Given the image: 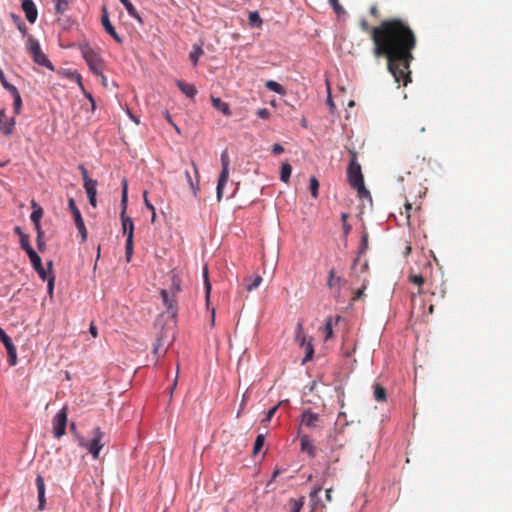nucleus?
<instances>
[{"label":"nucleus","mask_w":512,"mask_h":512,"mask_svg":"<svg viewBox=\"0 0 512 512\" xmlns=\"http://www.w3.org/2000/svg\"><path fill=\"white\" fill-rule=\"evenodd\" d=\"M409 281L411 283L417 285L418 287H421L425 283L424 277L422 275H420V274H411V275H409ZM418 293L419 294L422 293L421 288H419Z\"/></svg>","instance_id":"2f4dec72"},{"label":"nucleus","mask_w":512,"mask_h":512,"mask_svg":"<svg viewBox=\"0 0 512 512\" xmlns=\"http://www.w3.org/2000/svg\"><path fill=\"white\" fill-rule=\"evenodd\" d=\"M322 424L323 419L319 414L312 412L310 409L303 411L300 419L301 426H304L308 429H317L321 428Z\"/></svg>","instance_id":"9b49d317"},{"label":"nucleus","mask_w":512,"mask_h":512,"mask_svg":"<svg viewBox=\"0 0 512 512\" xmlns=\"http://www.w3.org/2000/svg\"><path fill=\"white\" fill-rule=\"evenodd\" d=\"M161 296H162V299H163V302H164L165 306L168 309H172L173 308L174 299L169 297L168 291L163 289L161 291Z\"/></svg>","instance_id":"58836bf2"},{"label":"nucleus","mask_w":512,"mask_h":512,"mask_svg":"<svg viewBox=\"0 0 512 512\" xmlns=\"http://www.w3.org/2000/svg\"><path fill=\"white\" fill-rule=\"evenodd\" d=\"M347 178L350 186L357 191L359 198H371L369 190L365 187L361 166L357 162L354 152L347 168Z\"/></svg>","instance_id":"f03ea898"},{"label":"nucleus","mask_w":512,"mask_h":512,"mask_svg":"<svg viewBox=\"0 0 512 512\" xmlns=\"http://www.w3.org/2000/svg\"><path fill=\"white\" fill-rule=\"evenodd\" d=\"M279 405H280V403H279L278 405L273 406V407H272V408L267 412L266 417L262 420V422L266 423V422L271 421L272 417L275 415L276 411L278 410Z\"/></svg>","instance_id":"a18cd8bd"},{"label":"nucleus","mask_w":512,"mask_h":512,"mask_svg":"<svg viewBox=\"0 0 512 512\" xmlns=\"http://www.w3.org/2000/svg\"><path fill=\"white\" fill-rule=\"evenodd\" d=\"M37 232V247L39 251H43L45 249V242L43 240L44 232L41 228L35 229Z\"/></svg>","instance_id":"ea45409f"},{"label":"nucleus","mask_w":512,"mask_h":512,"mask_svg":"<svg viewBox=\"0 0 512 512\" xmlns=\"http://www.w3.org/2000/svg\"><path fill=\"white\" fill-rule=\"evenodd\" d=\"M20 245L23 250L30 256L32 253H35V250L31 247L29 243V237L26 234H21L20 237Z\"/></svg>","instance_id":"cd10ccee"},{"label":"nucleus","mask_w":512,"mask_h":512,"mask_svg":"<svg viewBox=\"0 0 512 512\" xmlns=\"http://www.w3.org/2000/svg\"><path fill=\"white\" fill-rule=\"evenodd\" d=\"M300 439H301V450L303 452H306L310 457L314 458L316 454H315V448L312 443V440L309 438L308 435H302L300 437Z\"/></svg>","instance_id":"aec40b11"},{"label":"nucleus","mask_w":512,"mask_h":512,"mask_svg":"<svg viewBox=\"0 0 512 512\" xmlns=\"http://www.w3.org/2000/svg\"><path fill=\"white\" fill-rule=\"evenodd\" d=\"M55 1V9L57 13L64 14L70 6L72 0H54Z\"/></svg>","instance_id":"7c9ffc66"},{"label":"nucleus","mask_w":512,"mask_h":512,"mask_svg":"<svg viewBox=\"0 0 512 512\" xmlns=\"http://www.w3.org/2000/svg\"><path fill=\"white\" fill-rule=\"evenodd\" d=\"M366 286L363 285L362 288L358 289L353 297V300H360L364 296V290Z\"/></svg>","instance_id":"5fc2aeb1"},{"label":"nucleus","mask_w":512,"mask_h":512,"mask_svg":"<svg viewBox=\"0 0 512 512\" xmlns=\"http://www.w3.org/2000/svg\"><path fill=\"white\" fill-rule=\"evenodd\" d=\"M257 115H258L261 119H267V118H269L270 113H269V111H268L266 108H262V109H259V110L257 111Z\"/></svg>","instance_id":"3c124183"},{"label":"nucleus","mask_w":512,"mask_h":512,"mask_svg":"<svg viewBox=\"0 0 512 512\" xmlns=\"http://www.w3.org/2000/svg\"><path fill=\"white\" fill-rule=\"evenodd\" d=\"M82 57L85 59L90 71L93 74H101L104 67V61L100 54L93 49L89 44L80 46Z\"/></svg>","instance_id":"7ed1b4c3"},{"label":"nucleus","mask_w":512,"mask_h":512,"mask_svg":"<svg viewBox=\"0 0 512 512\" xmlns=\"http://www.w3.org/2000/svg\"><path fill=\"white\" fill-rule=\"evenodd\" d=\"M15 126L14 118L7 117L5 110L0 109V130L3 134L9 136L13 133Z\"/></svg>","instance_id":"ddd939ff"},{"label":"nucleus","mask_w":512,"mask_h":512,"mask_svg":"<svg viewBox=\"0 0 512 512\" xmlns=\"http://www.w3.org/2000/svg\"><path fill=\"white\" fill-rule=\"evenodd\" d=\"M0 341L4 344V346L11 343V338L6 334V332L0 327Z\"/></svg>","instance_id":"de8ad7c7"},{"label":"nucleus","mask_w":512,"mask_h":512,"mask_svg":"<svg viewBox=\"0 0 512 512\" xmlns=\"http://www.w3.org/2000/svg\"><path fill=\"white\" fill-rule=\"evenodd\" d=\"M28 257L30 259V262H31L34 270L38 273L39 277L43 281H46V279L48 277V272L44 269L40 256L35 252V253H32Z\"/></svg>","instance_id":"2eb2a0df"},{"label":"nucleus","mask_w":512,"mask_h":512,"mask_svg":"<svg viewBox=\"0 0 512 512\" xmlns=\"http://www.w3.org/2000/svg\"><path fill=\"white\" fill-rule=\"evenodd\" d=\"M163 345H164L163 338H162V336H160L157 338L156 343L153 348V352L155 355L160 354V350L162 349Z\"/></svg>","instance_id":"49530a36"},{"label":"nucleus","mask_w":512,"mask_h":512,"mask_svg":"<svg viewBox=\"0 0 512 512\" xmlns=\"http://www.w3.org/2000/svg\"><path fill=\"white\" fill-rule=\"evenodd\" d=\"M8 361L10 366H15L17 364V352L14 354H9Z\"/></svg>","instance_id":"6e6d98bb"},{"label":"nucleus","mask_w":512,"mask_h":512,"mask_svg":"<svg viewBox=\"0 0 512 512\" xmlns=\"http://www.w3.org/2000/svg\"><path fill=\"white\" fill-rule=\"evenodd\" d=\"M0 82H1V84H2V86H3V88H4L6 85H8V84H9V82L6 80V77H5L4 73H3V71H1V72H0Z\"/></svg>","instance_id":"0e129e2a"},{"label":"nucleus","mask_w":512,"mask_h":512,"mask_svg":"<svg viewBox=\"0 0 512 512\" xmlns=\"http://www.w3.org/2000/svg\"><path fill=\"white\" fill-rule=\"evenodd\" d=\"M176 84H177L178 88L182 91V93H184L187 97H189V98L195 97L197 90L194 87V85L185 83L181 80H178Z\"/></svg>","instance_id":"4be33fe9"},{"label":"nucleus","mask_w":512,"mask_h":512,"mask_svg":"<svg viewBox=\"0 0 512 512\" xmlns=\"http://www.w3.org/2000/svg\"><path fill=\"white\" fill-rule=\"evenodd\" d=\"M126 259L129 262L133 254V238L127 237L125 246Z\"/></svg>","instance_id":"e433bc0d"},{"label":"nucleus","mask_w":512,"mask_h":512,"mask_svg":"<svg viewBox=\"0 0 512 512\" xmlns=\"http://www.w3.org/2000/svg\"><path fill=\"white\" fill-rule=\"evenodd\" d=\"M211 102H212V106L221 111L225 116H230L231 115V110H230V107H229V104L222 101L220 98L218 97H214V96H211Z\"/></svg>","instance_id":"412c9836"},{"label":"nucleus","mask_w":512,"mask_h":512,"mask_svg":"<svg viewBox=\"0 0 512 512\" xmlns=\"http://www.w3.org/2000/svg\"><path fill=\"white\" fill-rule=\"evenodd\" d=\"M5 348L8 355L16 353V348L12 342L8 343V345H6Z\"/></svg>","instance_id":"13d9d810"},{"label":"nucleus","mask_w":512,"mask_h":512,"mask_svg":"<svg viewBox=\"0 0 512 512\" xmlns=\"http://www.w3.org/2000/svg\"><path fill=\"white\" fill-rule=\"evenodd\" d=\"M173 291L178 292L180 290V284L176 282V280H173Z\"/></svg>","instance_id":"774afa93"},{"label":"nucleus","mask_w":512,"mask_h":512,"mask_svg":"<svg viewBox=\"0 0 512 512\" xmlns=\"http://www.w3.org/2000/svg\"><path fill=\"white\" fill-rule=\"evenodd\" d=\"M264 442H265V436L263 434H259L256 437V440H255V443H254V447H253V453L254 454H257V453L260 452V450L262 449V447L264 445Z\"/></svg>","instance_id":"72a5a7b5"},{"label":"nucleus","mask_w":512,"mask_h":512,"mask_svg":"<svg viewBox=\"0 0 512 512\" xmlns=\"http://www.w3.org/2000/svg\"><path fill=\"white\" fill-rule=\"evenodd\" d=\"M295 341L305 349V357L303 358L302 363L304 364L310 361L313 358L314 348L311 340L307 341L306 335L303 331V324L301 322L297 324Z\"/></svg>","instance_id":"6e6552de"},{"label":"nucleus","mask_w":512,"mask_h":512,"mask_svg":"<svg viewBox=\"0 0 512 512\" xmlns=\"http://www.w3.org/2000/svg\"><path fill=\"white\" fill-rule=\"evenodd\" d=\"M411 210H412V205L409 202H406L405 203V214H406L407 220H409V218H410V211Z\"/></svg>","instance_id":"052dcab7"},{"label":"nucleus","mask_w":512,"mask_h":512,"mask_svg":"<svg viewBox=\"0 0 512 512\" xmlns=\"http://www.w3.org/2000/svg\"><path fill=\"white\" fill-rule=\"evenodd\" d=\"M68 409L63 407L53 418V436L57 439L61 438L66 432Z\"/></svg>","instance_id":"1a4fd4ad"},{"label":"nucleus","mask_w":512,"mask_h":512,"mask_svg":"<svg viewBox=\"0 0 512 512\" xmlns=\"http://www.w3.org/2000/svg\"><path fill=\"white\" fill-rule=\"evenodd\" d=\"M88 198H89V203H90L93 207H96V205H97L96 196H88Z\"/></svg>","instance_id":"69168bd1"},{"label":"nucleus","mask_w":512,"mask_h":512,"mask_svg":"<svg viewBox=\"0 0 512 512\" xmlns=\"http://www.w3.org/2000/svg\"><path fill=\"white\" fill-rule=\"evenodd\" d=\"M367 244H368V236H367V234H364L362 236V239H361V250H360V253H363L366 250Z\"/></svg>","instance_id":"603ef678"},{"label":"nucleus","mask_w":512,"mask_h":512,"mask_svg":"<svg viewBox=\"0 0 512 512\" xmlns=\"http://www.w3.org/2000/svg\"><path fill=\"white\" fill-rule=\"evenodd\" d=\"M303 505H304V499L303 498L293 499L291 501L290 512H300L302 507H303Z\"/></svg>","instance_id":"c9c22d12"},{"label":"nucleus","mask_w":512,"mask_h":512,"mask_svg":"<svg viewBox=\"0 0 512 512\" xmlns=\"http://www.w3.org/2000/svg\"><path fill=\"white\" fill-rule=\"evenodd\" d=\"M310 192H311V195L314 197V198H317L318 196V190H319V182L318 180L316 179V177L312 176L310 178Z\"/></svg>","instance_id":"f704fd0d"},{"label":"nucleus","mask_w":512,"mask_h":512,"mask_svg":"<svg viewBox=\"0 0 512 512\" xmlns=\"http://www.w3.org/2000/svg\"><path fill=\"white\" fill-rule=\"evenodd\" d=\"M4 89H6L13 97H15L17 94H20L18 89L10 83L6 85Z\"/></svg>","instance_id":"8fccbe9b"},{"label":"nucleus","mask_w":512,"mask_h":512,"mask_svg":"<svg viewBox=\"0 0 512 512\" xmlns=\"http://www.w3.org/2000/svg\"><path fill=\"white\" fill-rule=\"evenodd\" d=\"M265 87L272 91V92H275L279 95H284L285 94V89L284 87L279 84L278 82L274 81V80H268L266 83H265Z\"/></svg>","instance_id":"b1692460"},{"label":"nucleus","mask_w":512,"mask_h":512,"mask_svg":"<svg viewBox=\"0 0 512 512\" xmlns=\"http://www.w3.org/2000/svg\"><path fill=\"white\" fill-rule=\"evenodd\" d=\"M46 280H47V292L50 295V297H52L53 290H54L55 277L53 275L48 276Z\"/></svg>","instance_id":"c03bdc74"},{"label":"nucleus","mask_w":512,"mask_h":512,"mask_svg":"<svg viewBox=\"0 0 512 512\" xmlns=\"http://www.w3.org/2000/svg\"><path fill=\"white\" fill-rule=\"evenodd\" d=\"M360 27L363 31L370 32L373 55L387 59L388 71L395 82L404 86L411 82L410 64L414 60L413 50L416 48L417 38L408 22L401 18H390L371 28L367 20L362 19Z\"/></svg>","instance_id":"f257e3e1"},{"label":"nucleus","mask_w":512,"mask_h":512,"mask_svg":"<svg viewBox=\"0 0 512 512\" xmlns=\"http://www.w3.org/2000/svg\"><path fill=\"white\" fill-rule=\"evenodd\" d=\"M229 165H230V158L227 150L222 151L221 153V166L222 170L218 179L217 183V200L221 201L223 197V189L225 184L227 183L229 179Z\"/></svg>","instance_id":"423d86ee"},{"label":"nucleus","mask_w":512,"mask_h":512,"mask_svg":"<svg viewBox=\"0 0 512 512\" xmlns=\"http://www.w3.org/2000/svg\"><path fill=\"white\" fill-rule=\"evenodd\" d=\"M204 51L201 46L194 45L192 51L189 54V59L192 61L193 65L196 66L198 64L199 58L203 55Z\"/></svg>","instance_id":"a878e982"},{"label":"nucleus","mask_w":512,"mask_h":512,"mask_svg":"<svg viewBox=\"0 0 512 512\" xmlns=\"http://www.w3.org/2000/svg\"><path fill=\"white\" fill-rule=\"evenodd\" d=\"M123 6L125 7V9L127 10V13L133 17V18H136L138 20H140V16L139 14L137 13V10L136 8L134 7V5L129 1V0H119Z\"/></svg>","instance_id":"c756f323"},{"label":"nucleus","mask_w":512,"mask_h":512,"mask_svg":"<svg viewBox=\"0 0 512 512\" xmlns=\"http://www.w3.org/2000/svg\"><path fill=\"white\" fill-rule=\"evenodd\" d=\"M71 77H72L73 79H75V80H76V82L78 83L79 87L84 91L85 96L89 99V101H90V103H91V108H92V110H94V109H95V107H96V105H95V101H94V98L92 97V95H91L90 93H88V92H86V91L84 90V86H83V83H82V77H81V75H80V74H78V73H74V74H72V75H71Z\"/></svg>","instance_id":"393cba45"},{"label":"nucleus","mask_w":512,"mask_h":512,"mask_svg":"<svg viewBox=\"0 0 512 512\" xmlns=\"http://www.w3.org/2000/svg\"><path fill=\"white\" fill-rule=\"evenodd\" d=\"M291 173H292L291 165L289 163H283L281 166V171H280L281 181L287 183L290 179Z\"/></svg>","instance_id":"bb28decb"},{"label":"nucleus","mask_w":512,"mask_h":512,"mask_svg":"<svg viewBox=\"0 0 512 512\" xmlns=\"http://www.w3.org/2000/svg\"><path fill=\"white\" fill-rule=\"evenodd\" d=\"M101 23L105 29V31L119 44L123 42V38L116 32L114 26L110 22L107 8L105 6L102 7V16Z\"/></svg>","instance_id":"f8f14e48"},{"label":"nucleus","mask_w":512,"mask_h":512,"mask_svg":"<svg viewBox=\"0 0 512 512\" xmlns=\"http://www.w3.org/2000/svg\"><path fill=\"white\" fill-rule=\"evenodd\" d=\"M84 188L87 196L97 195V181H88L87 183H84Z\"/></svg>","instance_id":"473e14b6"},{"label":"nucleus","mask_w":512,"mask_h":512,"mask_svg":"<svg viewBox=\"0 0 512 512\" xmlns=\"http://www.w3.org/2000/svg\"><path fill=\"white\" fill-rule=\"evenodd\" d=\"M22 10L25 13V17L29 23H34L37 19L38 12L36 6L32 0L22 1Z\"/></svg>","instance_id":"4468645a"},{"label":"nucleus","mask_w":512,"mask_h":512,"mask_svg":"<svg viewBox=\"0 0 512 512\" xmlns=\"http://www.w3.org/2000/svg\"><path fill=\"white\" fill-rule=\"evenodd\" d=\"M33 211L31 213L30 219L34 224L35 229L41 228L40 221L43 216L42 208L33 200L31 202Z\"/></svg>","instance_id":"a211bd4d"},{"label":"nucleus","mask_w":512,"mask_h":512,"mask_svg":"<svg viewBox=\"0 0 512 512\" xmlns=\"http://www.w3.org/2000/svg\"><path fill=\"white\" fill-rule=\"evenodd\" d=\"M143 198H144V203H145V206L151 211V212H154L155 210V207L149 202L148 198H147V191H145L143 193Z\"/></svg>","instance_id":"864d4df0"},{"label":"nucleus","mask_w":512,"mask_h":512,"mask_svg":"<svg viewBox=\"0 0 512 512\" xmlns=\"http://www.w3.org/2000/svg\"><path fill=\"white\" fill-rule=\"evenodd\" d=\"M344 283L342 277L337 276L334 269L329 271L327 285L330 289H335L337 294H340L341 286Z\"/></svg>","instance_id":"f3484780"},{"label":"nucleus","mask_w":512,"mask_h":512,"mask_svg":"<svg viewBox=\"0 0 512 512\" xmlns=\"http://www.w3.org/2000/svg\"><path fill=\"white\" fill-rule=\"evenodd\" d=\"M284 151V148L280 144H274L272 147V152L275 155H279Z\"/></svg>","instance_id":"4d7b16f0"},{"label":"nucleus","mask_w":512,"mask_h":512,"mask_svg":"<svg viewBox=\"0 0 512 512\" xmlns=\"http://www.w3.org/2000/svg\"><path fill=\"white\" fill-rule=\"evenodd\" d=\"M329 3L331 4V6L333 7L334 11L338 14V15H341L343 13H345V10L343 9V7L339 4V0H328Z\"/></svg>","instance_id":"37998d69"},{"label":"nucleus","mask_w":512,"mask_h":512,"mask_svg":"<svg viewBox=\"0 0 512 512\" xmlns=\"http://www.w3.org/2000/svg\"><path fill=\"white\" fill-rule=\"evenodd\" d=\"M13 106H14V112L15 114H20L21 107H22V98L20 94H17L15 97H13Z\"/></svg>","instance_id":"79ce46f5"},{"label":"nucleus","mask_w":512,"mask_h":512,"mask_svg":"<svg viewBox=\"0 0 512 512\" xmlns=\"http://www.w3.org/2000/svg\"><path fill=\"white\" fill-rule=\"evenodd\" d=\"M370 14L373 16V17H378V7L377 5H372L370 7Z\"/></svg>","instance_id":"e2e57ef3"},{"label":"nucleus","mask_w":512,"mask_h":512,"mask_svg":"<svg viewBox=\"0 0 512 512\" xmlns=\"http://www.w3.org/2000/svg\"><path fill=\"white\" fill-rule=\"evenodd\" d=\"M164 116H165V119L170 123V124H173L174 122L172 121V118H171V115L168 111H165L164 112Z\"/></svg>","instance_id":"338daca9"},{"label":"nucleus","mask_w":512,"mask_h":512,"mask_svg":"<svg viewBox=\"0 0 512 512\" xmlns=\"http://www.w3.org/2000/svg\"><path fill=\"white\" fill-rule=\"evenodd\" d=\"M323 333L325 334V340H328L332 337L333 335V328H332V320L331 318H329L324 327H323Z\"/></svg>","instance_id":"4c0bfd02"},{"label":"nucleus","mask_w":512,"mask_h":512,"mask_svg":"<svg viewBox=\"0 0 512 512\" xmlns=\"http://www.w3.org/2000/svg\"><path fill=\"white\" fill-rule=\"evenodd\" d=\"M203 277H204V286H205L206 297L208 299L209 295H210V291H211V284H210V281H209V278H208L207 267H204Z\"/></svg>","instance_id":"a19ab883"},{"label":"nucleus","mask_w":512,"mask_h":512,"mask_svg":"<svg viewBox=\"0 0 512 512\" xmlns=\"http://www.w3.org/2000/svg\"><path fill=\"white\" fill-rule=\"evenodd\" d=\"M374 398L378 402L386 401V390L379 384L374 385Z\"/></svg>","instance_id":"c85d7f7f"},{"label":"nucleus","mask_w":512,"mask_h":512,"mask_svg":"<svg viewBox=\"0 0 512 512\" xmlns=\"http://www.w3.org/2000/svg\"><path fill=\"white\" fill-rule=\"evenodd\" d=\"M121 204H122V212H121L122 231L124 234L127 235V237L133 238V234H134L133 220H132V218L125 216L126 205H127V182H126V180L123 181Z\"/></svg>","instance_id":"0eeeda50"},{"label":"nucleus","mask_w":512,"mask_h":512,"mask_svg":"<svg viewBox=\"0 0 512 512\" xmlns=\"http://www.w3.org/2000/svg\"><path fill=\"white\" fill-rule=\"evenodd\" d=\"M103 438H104V433L100 430L99 427H97L93 431V438L90 441H85L84 439H80L79 445L81 447L87 449L88 452L93 456L94 459H98L99 453L105 445Z\"/></svg>","instance_id":"39448f33"},{"label":"nucleus","mask_w":512,"mask_h":512,"mask_svg":"<svg viewBox=\"0 0 512 512\" xmlns=\"http://www.w3.org/2000/svg\"><path fill=\"white\" fill-rule=\"evenodd\" d=\"M36 486L38 492L39 509L42 510L44 508L45 503V483L41 475H38L36 477Z\"/></svg>","instance_id":"6ab92c4d"},{"label":"nucleus","mask_w":512,"mask_h":512,"mask_svg":"<svg viewBox=\"0 0 512 512\" xmlns=\"http://www.w3.org/2000/svg\"><path fill=\"white\" fill-rule=\"evenodd\" d=\"M79 170L81 171V174H82V178H83V182L84 183H87L88 181H94L93 179H91L88 175V171L86 170V168L82 165L79 166Z\"/></svg>","instance_id":"09e8293b"},{"label":"nucleus","mask_w":512,"mask_h":512,"mask_svg":"<svg viewBox=\"0 0 512 512\" xmlns=\"http://www.w3.org/2000/svg\"><path fill=\"white\" fill-rule=\"evenodd\" d=\"M68 208L73 215L75 226L81 235L82 241H85L87 238V230H86L83 218L81 216V212L77 208L75 200L73 198H69Z\"/></svg>","instance_id":"9d476101"},{"label":"nucleus","mask_w":512,"mask_h":512,"mask_svg":"<svg viewBox=\"0 0 512 512\" xmlns=\"http://www.w3.org/2000/svg\"><path fill=\"white\" fill-rule=\"evenodd\" d=\"M249 19L250 21L253 23V22H256V21H260V18H259V15L257 12H254V13H251L250 16H249Z\"/></svg>","instance_id":"680f3d73"},{"label":"nucleus","mask_w":512,"mask_h":512,"mask_svg":"<svg viewBox=\"0 0 512 512\" xmlns=\"http://www.w3.org/2000/svg\"><path fill=\"white\" fill-rule=\"evenodd\" d=\"M262 277L260 275H256V276H249V277H246L244 279V283L246 285V289L248 291H252V290H255L257 289L260 284L262 283Z\"/></svg>","instance_id":"5701e85b"},{"label":"nucleus","mask_w":512,"mask_h":512,"mask_svg":"<svg viewBox=\"0 0 512 512\" xmlns=\"http://www.w3.org/2000/svg\"><path fill=\"white\" fill-rule=\"evenodd\" d=\"M26 49L31 54L34 62L38 65L44 66L50 70H54V66L51 61L47 58L45 53L41 50L38 40L33 36H29L26 41Z\"/></svg>","instance_id":"20e7f679"},{"label":"nucleus","mask_w":512,"mask_h":512,"mask_svg":"<svg viewBox=\"0 0 512 512\" xmlns=\"http://www.w3.org/2000/svg\"><path fill=\"white\" fill-rule=\"evenodd\" d=\"M192 166H193V169H194V174H195V181L193 180L190 172L186 171L185 172V177H186V180H187V183L193 193V196L194 197H197L198 196V192H199V175H198V168H197V165L195 164L194 161H192Z\"/></svg>","instance_id":"dca6fc26"},{"label":"nucleus","mask_w":512,"mask_h":512,"mask_svg":"<svg viewBox=\"0 0 512 512\" xmlns=\"http://www.w3.org/2000/svg\"><path fill=\"white\" fill-rule=\"evenodd\" d=\"M89 332L91 333V335L94 338H96L98 336V330H97L96 326L93 323H91V325H90Z\"/></svg>","instance_id":"bf43d9fd"}]
</instances>
